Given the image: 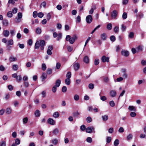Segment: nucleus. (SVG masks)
<instances>
[{
    "instance_id": "obj_25",
    "label": "nucleus",
    "mask_w": 146,
    "mask_h": 146,
    "mask_svg": "<svg viewBox=\"0 0 146 146\" xmlns=\"http://www.w3.org/2000/svg\"><path fill=\"white\" fill-rule=\"evenodd\" d=\"M128 109L130 111H136L135 108L133 106H129L128 107Z\"/></svg>"
},
{
    "instance_id": "obj_56",
    "label": "nucleus",
    "mask_w": 146,
    "mask_h": 146,
    "mask_svg": "<svg viewBox=\"0 0 146 146\" xmlns=\"http://www.w3.org/2000/svg\"><path fill=\"white\" fill-rule=\"evenodd\" d=\"M61 66V64L59 62H57L56 63V67L57 69H59Z\"/></svg>"
},
{
    "instance_id": "obj_6",
    "label": "nucleus",
    "mask_w": 146,
    "mask_h": 146,
    "mask_svg": "<svg viewBox=\"0 0 146 146\" xmlns=\"http://www.w3.org/2000/svg\"><path fill=\"white\" fill-rule=\"evenodd\" d=\"M121 54L122 55L125 57H127L129 55V52L124 50H122L121 51Z\"/></svg>"
},
{
    "instance_id": "obj_63",
    "label": "nucleus",
    "mask_w": 146,
    "mask_h": 146,
    "mask_svg": "<svg viewBox=\"0 0 146 146\" xmlns=\"http://www.w3.org/2000/svg\"><path fill=\"white\" fill-rule=\"evenodd\" d=\"M36 11H35L33 12V16L34 18H36L37 17L38 15Z\"/></svg>"
},
{
    "instance_id": "obj_38",
    "label": "nucleus",
    "mask_w": 146,
    "mask_h": 146,
    "mask_svg": "<svg viewBox=\"0 0 146 146\" xmlns=\"http://www.w3.org/2000/svg\"><path fill=\"white\" fill-rule=\"evenodd\" d=\"M86 141L88 143H91L92 141V139L91 137H89L87 138Z\"/></svg>"
},
{
    "instance_id": "obj_20",
    "label": "nucleus",
    "mask_w": 146,
    "mask_h": 146,
    "mask_svg": "<svg viewBox=\"0 0 146 146\" xmlns=\"http://www.w3.org/2000/svg\"><path fill=\"white\" fill-rule=\"evenodd\" d=\"M40 46V42L39 41H37L35 44V49H38L39 48Z\"/></svg>"
},
{
    "instance_id": "obj_51",
    "label": "nucleus",
    "mask_w": 146,
    "mask_h": 146,
    "mask_svg": "<svg viewBox=\"0 0 146 146\" xmlns=\"http://www.w3.org/2000/svg\"><path fill=\"white\" fill-rule=\"evenodd\" d=\"M111 137H108L106 138V142L107 143H109L111 141Z\"/></svg>"
},
{
    "instance_id": "obj_49",
    "label": "nucleus",
    "mask_w": 146,
    "mask_h": 146,
    "mask_svg": "<svg viewBox=\"0 0 146 146\" xmlns=\"http://www.w3.org/2000/svg\"><path fill=\"white\" fill-rule=\"evenodd\" d=\"M79 97L78 95L76 94L75 95L74 97V100L76 101H78L79 100Z\"/></svg>"
},
{
    "instance_id": "obj_1",
    "label": "nucleus",
    "mask_w": 146,
    "mask_h": 146,
    "mask_svg": "<svg viewBox=\"0 0 146 146\" xmlns=\"http://www.w3.org/2000/svg\"><path fill=\"white\" fill-rule=\"evenodd\" d=\"M77 38L78 36L76 35H74L73 37H70V35H68L66 37V41H69L70 44H73Z\"/></svg>"
},
{
    "instance_id": "obj_37",
    "label": "nucleus",
    "mask_w": 146,
    "mask_h": 146,
    "mask_svg": "<svg viewBox=\"0 0 146 146\" xmlns=\"http://www.w3.org/2000/svg\"><path fill=\"white\" fill-rule=\"evenodd\" d=\"M28 120V118L27 117H26L24 118L23 119V124L26 123L27 122Z\"/></svg>"
},
{
    "instance_id": "obj_48",
    "label": "nucleus",
    "mask_w": 146,
    "mask_h": 146,
    "mask_svg": "<svg viewBox=\"0 0 146 146\" xmlns=\"http://www.w3.org/2000/svg\"><path fill=\"white\" fill-rule=\"evenodd\" d=\"M110 40L112 42L114 41L115 40V38L114 36H111L110 37Z\"/></svg>"
},
{
    "instance_id": "obj_7",
    "label": "nucleus",
    "mask_w": 146,
    "mask_h": 146,
    "mask_svg": "<svg viewBox=\"0 0 146 146\" xmlns=\"http://www.w3.org/2000/svg\"><path fill=\"white\" fill-rule=\"evenodd\" d=\"M48 123L51 125H54L55 124V121L52 118H49L48 119Z\"/></svg>"
},
{
    "instance_id": "obj_62",
    "label": "nucleus",
    "mask_w": 146,
    "mask_h": 146,
    "mask_svg": "<svg viewBox=\"0 0 146 146\" xmlns=\"http://www.w3.org/2000/svg\"><path fill=\"white\" fill-rule=\"evenodd\" d=\"M67 50L68 51L71 52L73 50V48L71 46H68L67 47Z\"/></svg>"
},
{
    "instance_id": "obj_50",
    "label": "nucleus",
    "mask_w": 146,
    "mask_h": 146,
    "mask_svg": "<svg viewBox=\"0 0 146 146\" xmlns=\"http://www.w3.org/2000/svg\"><path fill=\"white\" fill-rule=\"evenodd\" d=\"M134 37V33L133 32H130L129 35V37L130 38H132Z\"/></svg>"
},
{
    "instance_id": "obj_60",
    "label": "nucleus",
    "mask_w": 146,
    "mask_h": 146,
    "mask_svg": "<svg viewBox=\"0 0 146 146\" xmlns=\"http://www.w3.org/2000/svg\"><path fill=\"white\" fill-rule=\"evenodd\" d=\"M42 69L43 70H45L46 69V66L45 64H42Z\"/></svg>"
},
{
    "instance_id": "obj_47",
    "label": "nucleus",
    "mask_w": 146,
    "mask_h": 146,
    "mask_svg": "<svg viewBox=\"0 0 146 146\" xmlns=\"http://www.w3.org/2000/svg\"><path fill=\"white\" fill-rule=\"evenodd\" d=\"M109 104L110 106L111 107H113L115 105V104L114 102L113 101H110L109 102Z\"/></svg>"
},
{
    "instance_id": "obj_22",
    "label": "nucleus",
    "mask_w": 146,
    "mask_h": 146,
    "mask_svg": "<svg viewBox=\"0 0 146 146\" xmlns=\"http://www.w3.org/2000/svg\"><path fill=\"white\" fill-rule=\"evenodd\" d=\"M59 116V114L58 112H55L53 114V117L55 118H58Z\"/></svg>"
},
{
    "instance_id": "obj_41",
    "label": "nucleus",
    "mask_w": 146,
    "mask_h": 146,
    "mask_svg": "<svg viewBox=\"0 0 146 146\" xmlns=\"http://www.w3.org/2000/svg\"><path fill=\"white\" fill-rule=\"evenodd\" d=\"M132 135L131 134H129L127 136V140H129L131 139L132 138Z\"/></svg>"
},
{
    "instance_id": "obj_59",
    "label": "nucleus",
    "mask_w": 146,
    "mask_h": 146,
    "mask_svg": "<svg viewBox=\"0 0 146 146\" xmlns=\"http://www.w3.org/2000/svg\"><path fill=\"white\" fill-rule=\"evenodd\" d=\"M99 63V60L98 59H95L94 61V64L95 65H98Z\"/></svg>"
},
{
    "instance_id": "obj_19",
    "label": "nucleus",
    "mask_w": 146,
    "mask_h": 146,
    "mask_svg": "<svg viewBox=\"0 0 146 146\" xmlns=\"http://www.w3.org/2000/svg\"><path fill=\"white\" fill-rule=\"evenodd\" d=\"M102 117L103 121H106L108 119V116L107 115H103L102 116Z\"/></svg>"
},
{
    "instance_id": "obj_17",
    "label": "nucleus",
    "mask_w": 146,
    "mask_h": 146,
    "mask_svg": "<svg viewBox=\"0 0 146 146\" xmlns=\"http://www.w3.org/2000/svg\"><path fill=\"white\" fill-rule=\"evenodd\" d=\"M59 132V129L57 128H56L52 131V133L53 135H56Z\"/></svg>"
},
{
    "instance_id": "obj_61",
    "label": "nucleus",
    "mask_w": 146,
    "mask_h": 146,
    "mask_svg": "<svg viewBox=\"0 0 146 146\" xmlns=\"http://www.w3.org/2000/svg\"><path fill=\"white\" fill-rule=\"evenodd\" d=\"M56 87H56L55 86H54L52 88V92H53L54 93V92H55L56 91Z\"/></svg>"
},
{
    "instance_id": "obj_9",
    "label": "nucleus",
    "mask_w": 146,
    "mask_h": 146,
    "mask_svg": "<svg viewBox=\"0 0 146 146\" xmlns=\"http://www.w3.org/2000/svg\"><path fill=\"white\" fill-rule=\"evenodd\" d=\"M94 128L93 126L87 128L86 129V132L87 133H91L92 130H94Z\"/></svg>"
},
{
    "instance_id": "obj_13",
    "label": "nucleus",
    "mask_w": 146,
    "mask_h": 146,
    "mask_svg": "<svg viewBox=\"0 0 146 146\" xmlns=\"http://www.w3.org/2000/svg\"><path fill=\"white\" fill-rule=\"evenodd\" d=\"M17 58L15 57L11 56L9 58V60L11 62L15 61L17 60Z\"/></svg>"
},
{
    "instance_id": "obj_36",
    "label": "nucleus",
    "mask_w": 146,
    "mask_h": 146,
    "mask_svg": "<svg viewBox=\"0 0 146 146\" xmlns=\"http://www.w3.org/2000/svg\"><path fill=\"white\" fill-rule=\"evenodd\" d=\"M13 69L14 70H17L18 68V66L16 64H14L12 66Z\"/></svg>"
},
{
    "instance_id": "obj_54",
    "label": "nucleus",
    "mask_w": 146,
    "mask_h": 146,
    "mask_svg": "<svg viewBox=\"0 0 146 146\" xmlns=\"http://www.w3.org/2000/svg\"><path fill=\"white\" fill-rule=\"evenodd\" d=\"M92 119L90 117H88L86 118V121L88 123H90L92 121Z\"/></svg>"
},
{
    "instance_id": "obj_64",
    "label": "nucleus",
    "mask_w": 146,
    "mask_h": 146,
    "mask_svg": "<svg viewBox=\"0 0 146 146\" xmlns=\"http://www.w3.org/2000/svg\"><path fill=\"white\" fill-rule=\"evenodd\" d=\"M57 9L58 10H60L62 9V7L61 5H58L56 7Z\"/></svg>"
},
{
    "instance_id": "obj_11",
    "label": "nucleus",
    "mask_w": 146,
    "mask_h": 146,
    "mask_svg": "<svg viewBox=\"0 0 146 146\" xmlns=\"http://www.w3.org/2000/svg\"><path fill=\"white\" fill-rule=\"evenodd\" d=\"M80 64L78 63H76L74 64L73 65L74 69L76 71L77 70L80 68Z\"/></svg>"
},
{
    "instance_id": "obj_30",
    "label": "nucleus",
    "mask_w": 146,
    "mask_h": 146,
    "mask_svg": "<svg viewBox=\"0 0 146 146\" xmlns=\"http://www.w3.org/2000/svg\"><path fill=\"white\" fill-rule=\"evenodd\" d=\"M119 143V140L118 139H116L114 142V145L115 146H117Z\"/></svg>"
},
{
    "instance_id": "obj_46",
    "label": "nucleus",
    "mask_w": 146,
    "mask_h": 146,
    "mask_svg": "<svg viewBox=\"0 0 146 146\" xmlns=\"http://www.w3.org/2000/svg\"><path fill=\"white\" fill-rule=\"evenodd\" d=\"M15 143L16 145H19L20 143V141L18 138H17L15 140Z\"/></svg>"
},
{
    "instance_id": "obj_15",
    "label": "nucleus",
    "mask_w": 146,
    "mask_h": 146,
    "mask_svg": "<svg viewBox=\"0 0 146 146\" xmlns=\"http://www.w3.org/2000/svg\"><path fill=\"white\" fill-rule=\"evenodd\" d=\"M110 94L111 97H113L116 96V92L115 90H112L110 91Z\"/></svg>"
},
{
    "instance_id": "obj_35",
    "label": "nucleus",
    "mask_w": 146,
    "mask_h": 146,
    "mask_svg": "<svg viewBox=\"0 0 146 146\" xmlns=\"http://www.w3.org/2000/svg\"><path fill=\"white\" fill-rule=\"evenodd\" d=\"M103 80L104 82L108 83L109 81V79L108 77L106 76H104L103 77Z\"/></svg>"
},
{
    "instance_id": "obj_10",
    "label": "nucleus",
    "mask_w": 146,
    "mask_h": 146,
    "mask_svg": "<svg viewBox=\"0 0 146 146\" xmlns=\"http://www.w3.org/2000/svg\"><path fill=\"white\" fill-rule=\"evenodd\" d=\"M109 57H106L105 56H104L102 57L101 60L103 62H108L109 61Z\"/></svg>"
},
{
    "instance_id": "obj_55",
    "label": "nucleus",
    "mask_w": 146,
    "mask_h": 146,
    "mask_svg": "<svg viewBox=\"0 0 146 146\" xmlns=\"http://www.w3.org/2000/svg\"><path fill=\"white\" fill-rule=\"evenodd\" d=\"M17 8H14L12 9V12L13 14L16 13L17 12Z\"/></svg>"
},
{
    "instance_id": "obj_53",
    "label": "nucleus",
    "mask_w": 146,
    "mask_h": 146,
    "mask_svg": "<svg viewBox=\"0 0 146 146\" xmlns=\"http://www.w3.org/2000/svg\"><path fill=\"white\" fill-rule=\"evenodd\" d=\"M80 129L82 131H84L86 129V126L84 125H82L80 126Z\"/></svg>"
},
{
    "instance_id": "obj_16",
    "label": "nucleus",
    "mask_w": 146,
    "mask_h": 146,
    "mask_svg": "<svg viewBox=\"0 0 146 146\" xmlns=\"http://www.w3.org/2000/svg\"><path fill=\"white\" fill-rule=\"evenodd\" d=\"M3 34L4 36L7 37H8L9 34V33L8 30H5L3 32Z\"/></svg>"
},
{
    "instance_id": "obj_32",
    "label": "nucleus",
    "mask_w": 146,
    "mask_h": 146,
    "mask_svg": "<svg viewBox=\"0 0 146 146\" xmlns=\"http://www.w3.org/2000/svg\"><path fill=\"white\" fill-rule=\"evenodd\" d=\"M35 114L36 117H39L40 115V113L38 110H36L35 111Z\"/></svg>"
},
{
    "instance_id": "obj_58",
    "label": "nucleus",
    "mask_w": 146,
    "mask_h": 146,
    "mask_svg": "<svg viewBox=\"0 0 146 146\" xmlns=\"http://www.w3.org/2000/svg\"><path fill=\"white\" fill-rule=\"evenodd\" d=\"M47 75L46 73H43L42 75V79L44 80V79H46L47 78Z\"/></svg>"
},
{
    "instance_id": "obj_3",
    "label": "nucleus",
    "mask_w": 146,
    "mask_h": 146,
    "mask_svg": "<svg viewBox=\"0 0 146 146\" xmlns=\"http://www.w3.org/2000/svg\"><path fill=\"white\" fill-rule=\"evenodd\" d=\"M117 15V12L116 10L113 11L111 14V16L112 19H116Z\"/></svg>"
},
{
    "instance_id": "obj_43",
    "label": "nucleus",
    "mask_w": 146,
    "mask_h": 146,
    "mask_svg": "<svg viewBox=\"0 0 146 146\" xmlns=\"http://www.w3.org/2000/svg\"><path fill=\"white\" fill-rule=\"evenodd\" d=\"M7 15L9 17H11L13 15L12 12L11 11L8 12L7 13Z\"/></svg>"
},
{
    "instance_id": "obj_18",
    "label": "nucleus",
    "mask_w": 146,
    "mask_h": 146,
    "mask_svg": "<svg viewBox=\"0 0 146 146\" xmlns=\"http://www.w3.org/2000/svg\"><path fill=\"white\" fill-rule=\"evenodd\" d=\"M61 83V80L59 79H58L56 81V84L55 86L57 87H58Z\"/></svg>"
},
{
    "instance_id": "obj_2",
    "label": "nucleus",
    "mask_w": 146,
    "mask_h": 146,
    "mask_svg": "<svg viewBox=\"0 0 146 146\" xmlns=\"http://www.w3.org/2000/svg\"><path fill=\"white\" fill-rule=\"evenodd\" d=\"M22 17V14L21 13H19L17 14V17L15 19V22L16 23H19L21 22V19Z\"/></svg>"
},
{
    "instance_id": "obj_42",
    "label": "nucleus",
    "mask_w": 146,
    "mask_h": 146,
    "mask_svg": "<svg viewBox=\"0 0 146 146\" xmlns=\"http://www.w3.org/2000/svg\"><path fill=\"white\" fill-rule=\"evenodd\" d=\"M3 24L5 26H7L8 24V22L7 20H3Z\"/></svg>"
},
{
    "instance_id": "obj_27",
    "label": "nucleus",
    "mask_w": 146,
    "mask_h": 146,
    "mask_svg": "<svg viewBox=\"0 0 146 146\" xmlns=\"http://www.w3.org/2000/svg\"><path fill=\"white\" fill-rule=\"evenodd\" d=\"M58 140L56 139H54L52 140V143L55 145H56L58 143Z\"/></svg>"
},
{
    "instance_id": "obj_33",
    "label": "nucleus",
    "mask_w": 146,
    "mask_h": 146,
    "mask_svg": "<svg viewBox=\"0 0 146 146\" xmlns=\"http://www.w3.org/2000/svg\"><path fill=\"white\" fill-rule=\"evenodd\" d=\"M126 29V27L123 24H122L121 26V29L122 31L123 32L125 31Z\"/></svg>"
},
{
    "instance_id": "obj_23",
    "label": "nucleus",
    "mask_w": 146,
    "mask_h": 146,
    "mask_svg": "<svg viewBox=\"0 0 146 146\" xmlns=\"http://www.w3.org/2000/svg\"><path fill=\"white\" fill-rule=\"evenodd\" d=\"M84 61L86 63H88L89 62V57L87 56H85L84 58Z\"/></svg>"
},
{
    "instance_id": "obj_39",
    "label": "nucleus",
    "mask_w": 146,
    "mask_h": 146,
    "mask_svg": "<svg viewBox=\"0 0 146 146\" xmlns=\"http://www.w3.org/2000/svg\"><path fill=\"white\" fill-rule=\"evenodd\" d=\"M122 19H126L127 17V15L126 12H124L123 13L122 15Z\"/></svg>"
},
{
    "instance_id": "obj_29",
    "label": "nucleus",
    "mask_w": 146,
    "mask_h": 146,
    "mask_svg": "<svg viewBox=\"0 0 146 146\" xmlns=\"http://www.w3.org/2000/svg\"><path fill=\"white\" fill-rule=\"evenodd\" d=\"M16 78L17 81L18 82H19L21 80V75L18 76Z\"/></svg>"
},
{
    "instance_id": "obj_45",
    "label": "nucleus",
    "mask_w": 146,
    "mask_h": 146,
    "mask_svg": "<svg viewBox=\"0 0 146 146\" xmlns=\"http://www.w3.org/2000/svg\"><path fill=\"white\" fill-rule=\"evenodd\" d=\"M88 87L89 89H92L94 88V85L93 84L90 83L89 84Z\"/></svg>"
},
{
    "instance_id": "obj_8",
    "label": "nucleus",
    "mask_w": 146,
    "mask_h": 146,
    "mask_svg": "<svg viewBox=\"0 0 146 146\" xmlns=\"http://www.w3.org/2000/svg\"><path fill=\"white\" fill-rule=\"evenodd\" d=\"M45 44V42L44 40H40V49L42 50L44 49V46Z\"/></svg>"
},
{
    "instance_id": "obj_28",
    "label": "nucleus",
    "mask_w": 146,
    "mask_h": 146,
    "mask_svg": "<svg viewBox=\"0 0 146 146\" xmlns=\"http://www.w3.org/2000/svg\"><path fill=\"white\" fill-rule=\"evenodd\" d=\"M114 32L115 33H118L119 31V27L118 26H116L113 29Z\"/></svg>"
},
{
    "instance_id": "obj_40",
    "label": "nucleus",
    "mask_w": 146,
    "mask_h": 146,
    "mask_svg": "<svg viewBox=\"0 0 146 146\" xmlns=\"http://www.w3.org/2000/svg\"><path fill=\"white\" fill-rule=\"evenodd\" d=\"M71 76V73L70 72H68L66 75L67 78L70 79Z\"/></svg>"
},
{
    "instance_id": "obj_57",
    "label": "nucleus",
    "mask_w": 146,
    "mask_h": 146,
    "mask_svg": "<svg viewBox=\"0 0 146 146\" xmlns=\"http://www.w3.org/2000/svg\"><path fill=\"white\" fill-rule=\"evenodd\" d=\"M67 90L66 87L65 86H63L62 88V91L63 92H66Z\"/></svg>"
},
{
    "instance_id": "obj_34",
    "label": "nucleus",
    "mask_w": 146,
    "mask_h": 146,
    "mask_svg": "<svg viewBox=\"0 0 146 146\" xmlns=\"http://www.w3.org/2000/svg\"><path fill=\"white\" fill-rule=\"evenodd\" d=\"M112 28V25L111 23H109L107 25V28L109 30H111Z\"/></svg>"
},
{
    "instance_id": "obj_44",
    "label": "nucleus",
    "mask_w": 146,
    "mask_h": 146,
    "mask_svg": "<svg viewBox=\"0 0 146 146\" xmlns=\"http://www.w3.org/2000/svg\"><path fill=\"white\" fill-rule=\"evenodd\" d=\"M80 114V113L78 111L74 112L73 113V116L75 117H77Z\"/></svg>"
},
{
    "instance_id": "obj_21",
    "label": "nucleus",
    "mask_w": 146,
    "mask_h": 146,
    "mask_svg": "<svg viewBox=\"0 0 146 146\" xmlns=\"http://www.w3.org/2000/svg\"><path fill=\"white\" fill-rule=\"evenodd\" d=\"M12 112L11 109L9 108H8L6 109V113L7 114H11Z\"/></svg>"
},
{
    "instance_id": "obj_14",
    "label": "nucleus",
    "mask_w": 146,
    "mask_h": 146,
    "mask_svg": "<svg viewBox=\"0 0 146 146\" xmlns=\"http://www.w3.org/2000/svg\"><path fill=\"white\" fill-rule=\"evenodd\" d=\"M101 38L102 40H106L107 38L106 34L105 33H103L101 35Z\"/></svg>"
},
{
    "instance_id": "obj_24",
    "label": "nucleus",
    "mask_w": 146,
    "mask_h": 146,
    "mask_svg": "<svg viewBox=\"0 0 146 146\" xmlns=\"http://www.w3.org/2000/svg\"><path fill=\"white\" fill-rule=\"evenodd\" d=\"M65 83L66 84L69 85L70 84V79L66 78L65 80Z\"/></svg>"
},
{
    "instance_id": "obj_12",
    "label": "nucleus",
    "mask_w": 146,
    "mask_h": 146,
    "mask_svg": "<svg viewBox=\"0 0 146 146\" xmlns=\"http://www.w3.org/2000/svg\"><path fill=\"white\" fill-rule=\"evenodd\" d=\"M122 72L123 73L122 76L124 79L126 78L127 77V74L125 73L126 70L125 69H123L122 70Z\"/></svg>"
},
{
    "instance_id": "obj_4",
    "label": "nucleus",
    "mask_w": 146,
    "mask_h": 146,
    "mask_svg": "<svg viewBox=\"0 0 146 146\" xmlns=\"http://www.w3.org/2000/svg\"><path fill=\"white\" fill-rule=\"evenodd\" d=\"M92 16L90 15H88L86 17V22L90 24L91 23L92 21Z\"/></svg>"
},
{
    "instance_id": "obj_31",
    "label": "nucleus",
    "mask_w": 146,
    "mask_h": 146,
    "mask_svg": "<svg viewBox=\"0 0 146 146\" xmlns=\"http://www.w3.org/2000/svg\"><path fill=\"white\" fill-rule=\"evenodd\" d=\"M13 40L12 39H10L8 40V42L7 43V45H13Z\"/></svg>"
},
{
    "instance_id": "obj_52",
    "label": "nucleus",
    "mask_w": 146,
    "mask_h": 146,
    "mask_svg": "<svg viewBox=\"0 0 146 146\" xmlns=\"http://www.w3.org/2000/svg\"><path fill=\"white\" fill-rule=\"evenodd\" d=\"M38 16L40 18H42L44 16V14L42 12H40L38 13Z\"/></svg>"
},
{
    "instance_id": "obj_26",
    "label": "nucleus",
    "mask_w": 146,
    "mask_h": 146,
    "mask_svg": "<svg viewBox=\"0 0 146 146\" xmlns=\"http://www.w3.org/2000/svg\"><path fill=\"white\" fill-rule=\"evenodd\" d=\"M41 29L40 28L38 27L36 29V32L38 34H40L41 33Z\"/></svg>"
},
{
    "instance_id": "obj_5",
    "label": "nucleus",
    "mask_w": 146,
    "mask_h": 146,
    "mask_svg": "<svg viewBox=\"0 0 146 146\" xmlns=\"http://www.w3.org/2000/svg\"><path fill=\"white\" fill-rule=\"evenodd\" d=\"M53 49V47L52 45H49L48 47V49L47 51V53L49 55H51L52 53L51 51Z\"/></svg>"
}]
</instances>
